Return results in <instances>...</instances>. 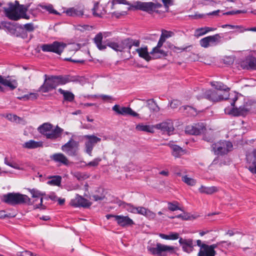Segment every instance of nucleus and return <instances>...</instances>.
<instances>
[{"label": "nucleus", "instance_id": "1", "mask_svg": "<svg viewBox=\"0 0 256 256\" xmlns=\"http://www.w3.org/2000/svg\"><path fill=\"white\" fill-rule=\"evenodd\" d=\"M45 79L44 84L39 88L38 92L46 93L55 89L59 85L65 84L71 82H74L76 79L74 77L69 75L52 76H44Z\"/></svg>", "mask_w": 256, "mask_h": 256}, {"label": "nucleus", "instance_id": "2", "mask_svg": "<svg viewBox=\"0 0 256 256\" xmlns=\"http://www.w3.org/2000/svg\"><path fill=\"white\" fill-rule=\"evenodd\" d=\"M28 6L24 5L16 6L12 4L8 8H4V13L7 18L12 20H18L20 18L29 20L30 16L26 14Z\"/></svg>", "mask_w": 256, "mask_h": 256}, {"label": "nucleus", "instance_id": "3", "mask_svg": "<svg viewBox=\"0 0 256 256\" xmlns=\"http://www.w3.org/2000/svg\"><path fill=\"white\" fill-rule=\"evenodd\" d=\"M244 100L242 96L238 97L234 94L231 102V105L233 106L230 112L232 114L236 116H245L250 112L247 102H244L243 105H240Z\"/></svg>", "mask_w": 256, "mask_h": 256}, {"label": "nucleus", "instance_id": "4", "mask_svg": "<svg viewBox=\"0 0 256 256\" xmlns=\"http://www.w3.org/2000/svg\"><path fill=\"white\" fill-rule=\"evenodd\" d=\"M53 126L48 123H44L40 126L38 130L40 133L48 139L55 140L60 138L63 130L58 126L52 129Z\"/></svg>", "mask_w": 256, "mask_h": 256}, {"label": "nucleus", "instance_id": "5", "mask_svg": "<svg viewBox=\"0 0 256 256\" xmlns=\"http://www.w3.org/2000/svg\"><path fill=\"white\" fill-rule=\"evenodd\" d=\"M2 201L11 206L28 203L30 198L26 195L19 193L10 192L2 196Z\"/></svg>", "mask_w": 256, "mask_h": 256}, {"label": "nucleus", "instance_id": "6", "mask_svg": "<svg viewBox=\"0 0 256 256\" xmlns=\"http://www.w3.org/2000/svg\"><path fill=\"white\" fill-rule=\"evenodd\" d=\"M175 247L158 242L155 246H147L148 252L151 254L157 256H167L168 254L175 253Z\"/></svg>", "mask_w": 256, "mask_h": 256}, {"label": "nucleus", "instance_id": "7", "mask_svg": "<svg viewBox=\"0 0 256 256\" xmlns=\"http://www.w3.org/2000/svg\"><path fill=\"white\" fill-rule=\"evenodd\" d=\"M94 40L96 46L100 50H104L106 48V46H108L115 51L122 52L120 41L108 40L104 42V44H102V36L100 32L96 36Z\"/></svg>", "mask_w": 256, "mask_h": 256}, {"label": "nucleus", "instance_id": "8", "mask_svg": "<svg viewBox=\"0 0 256 256\" xmlns=\"http://www.w3.org/2000/svg\"><path fill=\"white\" fill-rule=\"evenodd\" d=\"M212 147L215 154L224 155L232 150L233 146L231 142L224 140L213 144Z\"/></svg>", "mask_w": 256, "mask_h": 256}, {"label": "nucleus", "instance_id": "9", "mask_svg": "<svg viewBox=\"0 0 256 256\" xmlns=\"http://www.w3.org/2000/svg\"><path fill=\"white\" fill-rule=\"evenodd\" d=\"M222 34H217L213 36L205 37L200 40L202 47L207 48L209 46H216L222 42L221 39L224 38Z\"/></svg>", "mask_w": 256, "mask_h": 256}, {"label": "nucleus", "instance_id": "10", "mask_svg": "<svg viewBox=\"0 0 256 256\" xmlns=\"http://www.w3.org/2000/svg\"><path fill=\"white\" fill-rule=\"evenodd\" d=\"M66 46L62 42L55 41L52 44H42L40 48L44 52H52L60 55Z\"/></svg>", "mask_w": 256, "mask_h": 256}, {"label": "nucleus", "instance_id": "11", "mask_svg": "<svg viewBox=\"0 0 256 256\" xmlns=\"http://www.w3.org/2000/svg\"><path fill=\"white\" fill-rule=\"evenodd\" d=\"M62 150L70 156H76L78 154L79 142L71 138L66 143L62 145Z\"/></svg>", "mask_w": 256, "mask_h": 256}, {"label": "nucleus", "instance_id": "12", "mask_svg": "<svg viewBox=\"0 0 256 256\" xmlns=\"http://www.w3.org/2000/svg\"><path fill=\"white\" fill-rule=\"evenodd\" d=\"M162 5L160 4H155L152 2H136L134 5L132 6L136 10H140L146 12L148 14H152L156 8H160Z\"/></svg>", "mask_w": 256, "mask_h": 256}, {"label": "nucleus", "instance_id": "13", "mask_svg": "<svg viewBox=\"0 0 256 256\" xmlns=\"http://www.w3.org/2000/svg\"><path fill=\"white\" fill-rule=\"evenodd\" d=\"M83 137L86 140L84 142L85 152L90 156H92L94 147L96 144L101 141V138L94 135H84Z\"/></svg>", "mask_w": 256, "mask_h": 256}, {"label": "nucleus", "instance_id": "14", "mask_svg": "<svg viewBox=\"0 0 256 256\" xmlns=\"http://www.w3.org/2000/svg\"><path fill=\"white\" fill-rule=\"evenodd\" d=\"M64 12L67 16L72 17L87 18L90 16L88 14L84 13V6L83 5L68 8Z\"/></svg>", "mask_w": 256, "mask_h": 256}, {"label": "nucleus", "instance_id": "15", "mask_svg": "<svg viewBox=\"0 0 256 256\" xmlns=\"http://www.w3.org/2000/svg\"><path fill=\"white\" fill-rule=\"evenodd\" d=\"M106 218L108 220L110 218H114L118 225L122 227L132 226L134 224V221L128 216L107 214Z\"/></svg>", "mask_w": 256, "mask_h": 256}, {"label": "nucleus", "instance_id": "16", "mask_svg": "<svg viewBox=\"0 0 256 256\" xmlns=\"http://www.w3.org/2000/svg\"><path fill=\"white\" fill-rule=\"evenodd\" d=\"M206 130V126L203 122H198L194 125L186 126L185 132L186 134L192 135H198L204 133Z\"/></svg>", "mask_w": 256, "mask_h": 256}, {"label": "nucleus", "instance_id": "17", "mask_svg": "<svg viewBox=\"0 0 256 256\" xmlns=\"http://www.w3.org/2000/svg\"><path fill=\"white\" fill-rule=\"evenodd\" d=\"M204 96L207 100L214 102L228 98V97L224 96L220 92L212 90H206L204 92Z\"/></svg>", "mask_w": 256, "mask_h": 256}, {"label": "nucleus", "instance_id": "18", "mask_svg": "<svg viewBox=\"0 0 256 256\" xmlns=\"http://www.w3.org/2000/svg\"><path fill=\"white\" fill-rule=\"evenodd\" d=\"M70 204L74 207L88 208L92 205V202L82 196L76 194V198L71 200Z\"/></svg>", "mask_w": 256, "mask_h": 256}, {"label": "nucleus", "instance_id": "19", "mask_svg": "<svg viewBox=\"0 0 256 256\" xmlns=\"http://www.w3.org/2000/svg\"><path fill=\"white\" fill-rule=\"evenodd\" d=\"M112 110L118 114L122 116L130 115L133 116H138V114L134 112L131 108L129 107H120V105H114Z\"/></svg>", "mask_w": 256, "mask_h": 256}, {"label": "nucleus", "instance_id": "20", "mask_svg": "<svg viewBox=\"0 0 256 256\" xmlns=\"http://www.w3.org/2000/svg\"><path fill=\"white\" fill-rule=\"evenodd\" d=\"M180 244L182 247V250L184 252L190 254L194 250V244L193 240L192 238H180L178 240Z\"/></svg>", "mask_w": 256, "mask_h": 256}, {"label": "nucleus", "instance_id": "21", "mask_svg": "<svg viewBox=\"0 0 256 256\" xmlns=\"http://www.w3.org/2000/svg\"><path fill=\"white\" fill-rule=\"evenodd\" d=\"M154 128L160 130L164 133H166L168 135L172 134L174 130L172 122H163L156 124L154 126Z\"/></svg>", "mask_w": 256, "mask_h": 256}, {"label": "nucleus", "instance_id": "22", "mask_svg": "<svg viewBox=\"0 0 256 256\" xmlns=\"http://www.w3.org/2000/svg\"><path fill=\"white\" fill-rule=\"evenodd\" d=\"M50 158L55 162L58 163L59 166H68L69 164L67 157L62 153L54 154L50 156Z\"/></svg>", "mask_w": 256, "mask_h": 256}, {"label": "nucleus", "instance_id": "23", "mask_svg": "<svg viewBox=\"0 0 256 256\" xmlns=\"http://www.w3.org/2000/svg\"><path fill=\"white\" fill-rule=\"evenodd\" d=\"M240 66L244 70H256V58L251 56L246 58L241 62Z\"/></svg>", "mask_w": 256, "mask_h": 256}, {"label": "nucleus", "instance_id": "24", "mask_svg": "<svg viewBox=\"0 0 256 256\" xmlns=\"http://www.w3.org/2000/svg\"><path fill=\"white\" fill-rule=\"evenodd\" d=\"M92 14L95 17L102 18L106 13V8L100 5L99 2H96L92 9Z\"/></svg>", "mask_w": 256, "mask_h": 256}, {"label": "nucleus", "instance_id": "25", "mask_svg": "<svg viewBox=\"0 0 256 256\" xmlns=\"http://www.w3.org/2000/svg\"><path fill=\"white\" fill-rule=\"evenodd\" d=\"M211 86L217 90L218 92H220L226 97H228L230 88L224 85L222 82H211Z\"/></svg>", "mask_w": 256, "mask_h": 256}, {"label": "nucleus", "instance_id": "26", "mask_svg": "<svg viewBox=\"0 0 256 256\" xmlns=\"http://www.w3.org/2000/svg\"><path fill=\"white\" fill-rule=\"evenodd\" d=\"M224 243H227V242L221 241L217 242L216 244H212L211 245L207 244L206 246H204V247L206 248L204 256H215L216 253L214 249Z\"/></svg>", "mask_w": 256, "mask_h": 256}, {"label": "nucleus", "instance_id": "27", "mask_svg": "<svg viewBox=\"0 0 256 256\" xmlns=\"http://www.w3.org/2000/svg\"><path fill=\"white\" fill-rule=\"evenodd\" d=\"M136 214L144 216L149 219H153L156 216L154 212L142 206L137 207Z\"/></svg>", "mask_w": 256, "mask_h": 256}, {"label": "nucleus", "instance_id": "28", "mask_svg": "<svg viewBox=\"0 0 256 256\" xmlns=\"http://www.w3.org/2000/svg\"><path fill=\"white\" fill-rule=\"evenodd\" d=\"M136 51L138 53L140 57L146 61L148 62L152 59V57L150 56V53L148 52L147 46L137 48Z\"/></svg>", "mask_w": 256, "mask_h": 256}, {"label": "nucleus", "instance_id": "29", "mask_svg": "<svg viewBox=\"0 0 256 256\" xmlns=\"http://www.w3.org/2000/svg\"><path fill=\"white\" fill-rule=\"evenodd\" d=\"M154 126L146 125L143 123H140L136 125V130L139 132H144L150 133H154Z\"/></svg>", "mask_w": 256, "mask_h": 256}, {"label": "nucleus", "instance_id": "30", "mask_svg": "<svg viewBox=\"0 0 256 256\" xmlns=\"http://www.w3.org/2000/svg\"><path fill=\"white\" fill-rule=\"evenodd\" d=\"M172 150V154L175 158H179L184 154V150L178 145L168 144Z\"/></svg>", "mask_w": 256, "mask_h": 256}, {"label": "nucleus", "instance_id": "31", "mask_svg": "<svg viewBox=\"0 0 256 256\" xmlns=\"http://www.w3.org/2000/svg\"><path fill=\"white\" fill-rule=\"evenodd\" d=\"M58 92L60 94H62L64 100L68 102H72L74 101V95L72 92L68 90H64L61 88L58 90Z\"/></svg>", "mask_w": 256, "mask_h": 256}, {"label": "nucleus", "instance_id": "32", "mask_svg": "<svg viewBox=\"0 0 256 256\" xmlns=\"http://www.w3.org/2000/svg\"><path fill=\"white\" fill-rule=\"evenodd\" d=\"M2 84L4 86L8 87L11 90H14L16 89L18 86L17 81L11 78H4L3 81L2 82Z\"/></svg>", "mask_w": 256, "mask_h": 256}, {"label": "nucleus", "instance_id": "33", "mask_svg": "<svg viewBox=\"0 0 256 256\" xmlns=\"http://www.w3.org/2000/svg\"><path fill=\"white\" fill-rule=\"evenodd\" d=\"M42 146L41 142H36L34 140H30L23 144V147L28 149L36 148Z\"/></svg>", "mask_w": 256, "mask_h": 256}, {"label": "nucleus", "instance_id": "34", "mask_svg": "<svg viewBox=\"0 0 256 256\" xmlns=\"http://www.w3.org/2000/svg\"><path fill=\"white\" fill-rule=\"evenodd\" d=\"M200 192L205 194H212L218 191V188L216 186H212L206 187L202 186L198 189Z\"/></svg>", "mask_w": 256, "mask_h": 256}, {"label": "nucleus", "instance_id": "35", "mask_svg": "<svg viewBox=\"0 0 256 256\" xmlns=\"http://www.w3.org/2000/svg\"><path fill=\"white\" fill-rule=\"evenodd\" d=\"M48 179L50 180L47 182V184L49 185L54 186H60L62 182V176H52L48 177Z\"/></svg>", "mask_w": 256, "mask_h": 256}, {"label": "nucleus", "instance_id": "36", "mask_svg": "<svg viewBox=\"0 0 256 256\" xmlns=\"http://www.w3.org/2000/svg\"><path fill=\"white\" fill-rule=\"evenodd\" d=\"M147 106L152 112H157L160 111V108L154 99H150L146 101Z\"/></svg>", "mask_w": 256, "mask_h": 256}, {"label": "nucleus", "instance_id": "37", "mask_svg": "<svg viewBox=\"0 0 256 256\" xmlns=\"http://www.w3.org/2000/svg\"><path fill=\"white\" fill-rule=\"evenodd\" d=\"M180 110L182 112L186 111V113L190 116H194L197 114L196 110L189 106H182L180 108Z\"/></svg>", "mask_w": 256, "mask_h": 256}, {"label": "nucleus", "instance_id": "38", "mask_svg": "<svg viewBox=\"0 0 256 256\" xmlns=\"http://www.w3.org/2000/svg\"><path fill=\"white\" fill-rule=\"evenodd\" d=\"M119 206H122L130 212L136 214L137 207L134 206L130 204H127L124 202H120V203L119 204Z\"/></svg>", "mask_w": 256, "mask_h": 256}, {"label": "nucleus", "instance_id": "39", "mask_svg": "<svg viewBox=\"0 0 256 256\" xmlns=\"http://www.w3.org/2000/svg\"><path fill=\"white\" fill-rule=\"evenodd\" d=\"M120 46H122V52L126 48L128 49V52H130V38H126L123 40H120Z\"/></svg>", "mask_w": 256, "mask_h": 256}, {"label": "nucleus", "instance_id": "40", "mask_svg": "<svg viewBox=\"0 0 256 256\" xmlns=\"http://www.w3.org/2000/svg\"><path fill=\"white\" fill-rule=\"evenodd\" d=\"M182 180L183 182L190 186H194L196 183V180L195 179L189 178L186 175L182 176Z\"/></svg>", "mask_w": 256, "mask_h": 256}, {"label": "nucleus", "instance_id": "41", "mask_svg": "<svg viewBox=\"0 0 256 256\" xmlns=\"http://www.w3.org/2000/svg\"><path fill=\"white\" fill-rule=\"evenodd\" d=\"M252 154L254 158L252 164L248 166V170L252 174H256V150H254Z\"/></svg>", "mask_w": 256, "mask_h": 256}, {"label": "nucleus", "instance_id": "42", "mask_svg": "<svg viewBox=\"0 0 256 256\" xmlns=\"http://www.w3.org/2000/svg\"><path fill=\"white\" fill-rule=\"evenodd\" d=\"M196 244L200 248L198 256H204L206 251V248L204 247V246H206L207 244H202V241L200 240H196Z\"/></svg>", "mask_w": 256, "mask_h": 256}, {"label": "nucleus", "instance_id": "43", "mask_svg": "<svg viewBox=\"0 0 256 256\" xmlns=\"http://www.w3.org/2000/svg\"><path fill=\"white\" fill-rule=\"evenodd\" d=\"M18 28H22L26 32H32L34 30V26L32 23H28L24 25H20Z\"/></svg>", "mask_w": 256, "mask_h": 256}, {"label": "nucleus", "instance_id": "44", "mask_svg": "<svg viewBox=\"0 0 256 256\" xmlns=\"http://www.w3.org/2000/svg\"><path fill=\"white\" fill-rule=\"evenodd\" d=\"M18 30H16V36L20 37L24 39L28 37L27 32L24 30L22 28H18Z\"/></svg>", "mask_w": 256, "mask_h": 256}, {"label": "nucleus", "instance_id": "45", "mask_svg": "<svg viewBox=\"0 0 256 256\" xmlns=\"http://www.w3.org/2000/svg\"><path fill=\"white\" fill-rule=\"evenodd\" d=\"M168 209L170 211H175L176 210H182L178 206V202H168Z\"/></svg>", "mask_w": 256, "mask_h": 256}, {"label": "nucleus", "instance_id": "46", "mask_svg": "<svg viewBox=\"0 0 256 256\" xmlns=\"http://www.w3.org/2000/svg\"><path fill=\"white\" fill-rule=\"evenodd\" d=\"M160 54L162 56H167V53L166 52H164V50H160V48H158V49L154 51V48H153L152 50L150 52V54L154 55L155 54ZM155 56L156 58H160V56Z\"/></svg>", "mask_w": 256, "mask_h": 256}, {"label": "nucleus", "instance_id": "47", "mask_svg": "<svg viewBox=\"0 0 256 256\" xmlns=\"http://www.w3.org/2000/svg\"><path fill=\"white\" fill-rule=\"evenodd\" d=\"M173 34V32H168L167 30H164L162 31V34L160 35V38H162L164 40V42H165L166 38L171 37Z\"/></svg>", "mask_w": 256, "mask_h": 256}, {"label": "nucleus", "instance_id": "48", "mask_svg": "<svg viewBox=\"0 0 256 256\" xmlns=\"http://www.w3.org/2000/svg\"><path fill=\"white\" fill-rule=\"evenodd\" d=\"M30 194H32V196L34 198H39L41 196H43L44 194L40 191L36 189H32L30 190Z\"/></svg>", "mask_w": 256, "mask_h": 256}, {"label": "nucleus", "instance_id": "49", "mask_svg": "<svg viewBox=\"0 0 256 256\" xmlns=\"http://www.w3.org/2000/svg\"><path fill=\"white\" fill-rule=\"evenodd\" d=\"M4 164L12 168H16L17 170L20 169V168L18 164H16V163H15L12 161H9L7 158H4Z\"/></svg>", "mask_w": 256, "mask_h": 256}, {"label": "nucleus", "instance_id": "50", "mask_svg": "<svg viewBox=\"0 0 256 256\" xmlns=\"http://www.w3.org/2000/svg\"><path fill=\"white\" fill-rule=\"evenodd\" d=\"M205 34H206V32L205 30L204 27L201 28H197L195 30L194 36L197 38H198V37H200L202 36H203Z\"/></svg>", "mask_w": 256, "mask_h": 256}, {"label": "nucleus", "instance_id": "51", "mask_svg": "<svg viewBox=\"0 0 256 256\" xmlns=\"http://www.w3.org/2000/svg\"><path fill=\"white\" fill-rule=\"evenodd\" d=\"M74 176L78 180H84L88 178L86 174L80 172H76L74 174Z\"/></svg>", "mask_w": 256, "mask_h": 256}, {"label": "nucleus", "instance_id": "52", "mask_svg": "<svg viewBox=\"0 0 256 256\" xmlns=\"http://www.w3.org/2000/svg\"><path fill=\"white\" fill-rule=\"evenodd\" d=\"M116 3L130 6V4L126 0H112V8H114V6Z\"/></svg>", "mask_w": 256, "mask_h": 256}, {"label": "nucleus", "instance_id": "53", "mask_svg": "<svg viewBox=\"0 0 256 256\" xmlns=\"http://www.w3.org/2000/svg\"><path fill=\"white\" fill-rule=\"evenodd\" d=\"M42 8L43 9L46 10L50 14H58L56 12V10L54 9L53 6L52 4H48V6H42Z\"/></svg>", "mask_w": 256, "mask_h": 256}, {"label": "nucleus", "instance_id": "54", "mask_svg": "<svg viewBox=\"0 0 256 256\" xmlns=\"http://www.w3.org/2000/svg\"><path fill=\"white\" fill-rule=\"evenodd\" d=\"M250 112H256V102H247Z\"/></svg>", "mask_w": 256, "mask_h": 256}, {"label": "nucleus", "instance_id": "55", "mask_svg": "<svg viewBox=\"0 0 256 256\" xmlns=\"http://www.w3.org/2000/svg\"><path fill=\"white\" fill-rule=\"evenodd\" d=\"M102 160L100 158H94L92 162H89L86 165L90 166H98L99 162Z\"/></svg>", "mask_w": 256, "mask_h": 256}, {"label": "nucleus", "instance_id": "56", "mask_svg": "<svg viewBox=\"0 0 256 256\" xmlns=\"http://www.w3.org/2000/svg\"><path fill=\"white\" fill-rule=\"evenodd\" d=\"M180 104L181 102L180 100H172L171 101L170 103V106L172 108H176Z\"/></svg>", "mask_w": 256, "mask_h": 256}, {"label": "nucleus", "instance_id": "57", "mask_svg": "<svg viewBox=\"0 0 256 256\" xmlns=\"http://www.w3.org/2000/svg\"><path fill=\"white\" fill-rule=\"evenodd\" d=\"M130 48L132 46L138 47L140 44V40H133L132 38H130Z\"/></svg>", "mask_w": 256, "mask_h": 256}, {"label": "nucleus", "instance_id": "58", "mask_svg": "<svg viewBox=\"0 0 256 256\" xmlns=\"http://www.w3.org/2000/svg\"><path fill=\"white\" fill-rule=\"evenodd\" d=\"M169 240H175L179 238V234L177 232H170L168 234Z\"/></svg>", "mask_w": 256, "mask_h": 256}, {"label": "nucleus", "instance_id": "59", "mask_svg": "<svg viewBox=\"0 0 256 256\" xmlns=\"http://www.w3.org/2000/svg\"><path fill=\"white\" fill-rule=\"evenodd\" d=\"M234 28L237 29L236 32L242 33L244 32L248 31V28H244L242 26H234Z\"/></svg>", "mask_w": 256, "mask_h": 256}, {"label": "nucleus", "instance_id": "60", "mask_svg": "<svg viewBox=\"0 0 256 256\" xmlns=\"http://www.w3.org/2000/svg\"><path fill=\"white\" fill-rule=\"evenodd\" d=\"M191 47H192V45H189V46H186L184 48H178V47L174 46V48L176 50H180V52H184V51L189 52L190 51L189 48Z\"/></svg>", "mask_w": 256, "mask_h": 256}, {"label": "nucleus", "instance_id": "61", "mask_svg": "<svg viewBox=\"0 0 256 256\" xmlns=\"http://www.w3.org/2000/svg\"><path fill=\"white\" fill-rule=\"evenodd\" d=\"M22 256H38L36 254L28 250H26L22 253Z\"/></svg>", "mask_w": 256, "mask_h": 256}, {"label": "nucleus", "instance_id": "62", "mask_svg": "<svg viewBox=\"0 0 256 256\" xmlns=\"http://www.w3.org/2000/svg\"><path fill=\"white\" fill-rule=\"evenodd\" d=\"M164 42V40L162 38H160L156 46L154 48V51L158 48H160L162 46Z\"/></svg>", "mask_w": 256, "mask_h": 256}, {"label": "nucleus", "instance_id": "63", "mask_svg": "<svg viewBox=\"0 0 256 256\" xmlns=\"http://www.w3.org/2000/svg\"><path fill=\"white\" fill-rule=\"evenodd\" d=\"M7 118L9 120L11 121H16L17 120V118H19L16 115H13L11 114L8 115Z\"/></svg>", "mask_w": 256, "mask_h": 256}, {"label": "nucleus", "instance_id": "64", "mask_svg": "<svg viewBox=\"0 0 256 256\" xmlns=\"http://www.w3.org/2000/svg\"><path fill=\"white\" fill-rule=\"evenodd\" d=\"M64 60H66V61H70V62H76V63H83L84 62V60H72L70 58H64Z\"/></svg>", "mask_w": 256, "mask_h": 256}]
</instances>
